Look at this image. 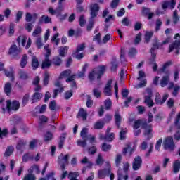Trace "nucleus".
I'll list each match as a JSON object with an SVG mask.
<instances>
[{"instance_id": "473e14b6", "label": "nucleus", "mask_w": 180, "mask_h": 180, "mask_svg": "<svg viewBox=\"0 0 180 180\" xmlns=\"http://www.w3.org/2000/svg\"><path fill=\"white\" fill-rule=\"evenodd\" d=\"M12 91V84L7 82L4 85V92L7 96L11 95V91Z\"/></svg>"}, {"instance_id": "c756f323", "label": "nucleus", "mask_w": 180, "mask_h": 180, "mask_svg": "<svg viewBox=\"0 0 180 180\" xmlns=\"http://www.w3.org/2000/svg\"><path fill=\"white\" fill-rule=\"evenodd\" d=\"M51 66V60L48 58H45L44 60L42 62L41 68L44 70V68H50Z\"/></svg>"}, {"instance_id": "cd10ccee", "label": "nucleus", "mask_w": 180, "mask_h": 180, "mask_svg": "<svg viewBox=\"0 0 180 180\" xmlns=\"http://www.w3.org/2000/svg\"><path fill=\"white\" fill-rule=\"evenodd\" d=\"M68 46H60L58 50L59 56L60 57H65V54L68 53Z\"/></svg>"}, {"instance_id": "680f3d73", "label": "nucleus", "mask_w": 180, "mask_h": 180, "mask_svg": "<svg viewBox=\"0 0 180 180\" xmlns=\"http://www.w3.org/2000/svg\"><path fill=\"white\" fill-rule=\"evenodd\" d=\"M88 139H79L77 140V146H79V147L85 148L87 146L86 141Z\"/></svg>"}, {"instance_id": "6ab92c4d", "label": "nucleus", "mask_w": 180, "mask_h": 180, "mask_svg": "<svg viewBox=\"0 0 180 180\" xmlns=\"http://www.w3.org/2000/svg\"><path fill=\"white\" fill-rule=\"evenodd\" d=\"M175 5H176L175 0H171L170 1H166L162 3V8L164 11H167L168 6H169L170 9H174Z\"/></svg>"}, {"instance_id": "2f4dec72", "label": "nucleus", "mask_w": 180, "mask_h": 180, "mask_svg": "<svg viewBox=\"0 0 180 180\" xmlns=\"http://www.w3.org/2000/svg\"><path fill=\"white\" fill-rule=\"evenodd\" d=\"M78 116L82 117V120H85L86 117H88V113L86 111H85V110H84V108H82L79 110Z\"/></svg>"}, {"instance_id": "a878e982", "label": "nucleus", "mask_w": 180, "mask_h": 180, "mask_svg": "<svg viewBox=\"0 0 180 180\" xmlns=\"http://www.w3.org/2000/svg\"><path fill=\"white\" fill-rule=\"evenodd\" d=\"M27 40V37L25 35H20L17 38V42L18 43V45L20 46V43H21L22 47H25V46H26Z\"/></svg>"}, {"instance_id": "8fccbe9b", "label": "nucleus", "mask_w": 180, "mask_h": 180, "mask_svg": "<svg viewBox=\"0 0 180 180\" xmlns=\"http://www.w3.org/2000/svg\"><path fill=\"white\" fill-rule=\"evenodd\" d=\"M107 168L103 169V170L105 172V175L108 176V175H110L112 173V166H110V163L106 162Z\"/></svg>"}, {"instance_id": "c85d7f7f", "label": "nucleus", "mask_w": 180, "mask_h": 180, "mask_svg": "<svg viewBox=\"0 0 180 180\" xmlns=\"http://www.w3.org/2000/svg\"><path fill=\"white\" fill-rule=\"evenodd\" d=\"M34 171H35L36 174H40V167L37 165H33L28 169L29 174H33Z\"/></svg>"}, {"instance_id": "49530a36", "label": "nucleus", "mask_w": 180, "mask_h": 180, "mask_svg": "<svg viewBox=\"0 0 180 180\" xmlns=\"http://www.w3.org/2000/svg\"><path fill=\"white\" fill-rule=\"evenodd\" d=\"M4 73L6 77H8V78L11 79V81L14 82L15 81V75L13 73V72L11 71H7V70H4Z\"/></svg>"}, {"instance_id": "4be33fe9", "label": "nucleus", "mask_w": 180, "mask_h": 180, "mask_svg": "<svg viewBox=\"0 0 180 180\" xmlns=\"http://www.w3.org/2000/svg\"><path fill=\"white\" fill-rule=\"evenodd\" d=\"M27 144V142L25 141L24 139H20L16 145V150H19L20 151H22V150H25L26 145Z\"/></svg>"}, {"instance_id": "864d4df0", "label": "nucleus", "mask_w": 180, "mask_h": 180, "mask_svg": "<svg viewBox=\"0 0 180 180\" xmlns=\"http://www.w3.org/2000/svg\"><path fill=\"white\" fill-rule=\"evenodd\" d=\"M63 11L64 7L63 6V5H59L58 8L55 10V15L57 16V18L60 17V15H61V12H63Z\"/></svg>"}, {"instance_id": "37998d69", "label": "nucleus", "mask_w": 180, "mask_h": 180, "mask_svg": "<svg viewBox=\"0 0 180 180\" xmlns=\"http://www.w3.org/2000/svg\"><path fill=\"white\" fill-rule=\"evenodd\" d=\"M86 68H88V63H86L82 68V70L80 71L78 73V78H84V77H85V72L86 71Z\"/></svg>"}, {"instance_id": "a19ab883", "label": "nucleus", "mask_w": 180, "mask_h": 180, "mask_svg": "<svg viewBox=\"0 0 180 180\" xmlns=\"http://www.w3.org/2000/svg\"><path fill=\"white\" fill-rule=\"evenodd\" d=\"M61 63H63V60H61V58H60V56L54 57L52 60V63L58 67H60V65H61Z\"/></svg>"}, {"instance_id": "20e7f679", "label": "nucleus", "mask_w": 180, "mask_h": 180, "mask_svg": "<svg viewBox=\"0 0 180 180\" xmlns=\"http://www.w3.org/2000/svg\"><path fill=\"white\" fill-rule=\"evenodd\" d=\"M144 95V103L148 106V108H153L154 106V101L151 98H153V91L150 88L146 89V92L143 93Z\"/></svg>"}, {"instance_id": "0e129e2a", "label": "nucleus", "mask_w": 180, "mask_h": 180, "mask_svg": "<svg viewBox=\"0 0 180 180\" xmlns=\"http://www.w3.org/2000/svg\"><path fill=\"white\" fill-rule=\"evenodd\" d=\"M104 104L105 106V109L107 110H109L110 108H112V101L110 99H107L104 101Z\"/></svg>"}, {"instance_id": "ddd939ff", "label": "nucleus", "mask_w": 180, "mask_h": 180, "mask_svg": "<svg viewBox=\"0 0 180 180\" xmlns=\"http://www.w3.org/2000/svg\"><path fill=\"white\" fill-rule=\"evenodd\" d=\"M60 81H61V79H58L54 84L55 86H56L57 88H60L59 89H55L53 91L54 98H57V96L58 95V92L61 94V92L64 91V86H63V84H61V82Z\"/></svg>"}, {"instance_id": "09e8293b", "label": "nucleus", "mask_w": 180, "mask_h": 180, "mask_svg": "<svg viewBox=\"0 0 180 180\" xmlns=\"http://www.w3.org/2000/svg\"><path fill=\"white\" fill-rule=\"evenodd\" d=\"M93 95L96 98H101V95H102V91L100 88H95L93 89Z\"/></svg>"}, {"instance_id": "aec40b11", "label": "nucleus", "mask_w": 180, "mask_h": 180, "mask_svg": "<svg viewBox=\"0 0 180 180\" xmlns=\"http://www.w3.org/2000/svg\"><path fill=\"white\" fill-rule=\"evenodd\" d=\"M37 18H39V15L36 13H34L32 15L30 13H26V15H25L26 22H32V23H34Z\"/></svg>"}, {"instance_id": "4c0bfd02", "label": "nucleus", "mask_w": 180, "mask_h": 180, "mask_svg": "<svg viewBox=\"0 0 180 180\" xmlns=\"http://www.w3.org/2000/svg\"><path fill=\"white\" fill-rule=\"evenodd\" d=\"M27 55L24 54L20 60L21 68H25V67H26V65H27Z\"/></svg>"}, {"instance_id": "c9c22d12", "label": "nucleus", "mask_w": 180, "mask_h": 180, "mask_svg": "<svg viewBox=\"0 0 180 180\" xmlns=\"http://www.w3.org/2000/svg\"><path fill=\"white\" fill-rule=\"evenodd\" d=\"M14 148L13 146H11L7 147V148L6 149V151L4 153V157H11V155L12 154H13V151H14Z\"/></svg>"}, {"instance_id": "bb28decb", "label": "nucleus", "mask_w": 180, "mask_h": 180, "mask_svg": "<svg viewBox=\"0 0 180 180\" xmlns=\"http://www.w3.org/2000/svg\"><path fill=\"white\" fill-rule=\"evenodd\" d=\"M41 98H43V94L41 93H39V92H35L32 96V103H34L35 102H39V101H40V99H41Z\"/></svg>"}, {"instance_id": "6e6d98bb", "label": "nucleus", "mask_w": 180, "mask_h": 180, "mask_svg": "<svg viewBox=\"0 0 180 180\" xmlns=\"http://www.w3.org/2000/svg\"><path fill=\"white\" fill-rule=\"evenodd\" d=\"M42 32L41 27H37L32 33L33 37H37Z\"/></svg>"}, {"instance_id": "7ed1b4c3", "label": "nucleus", "mask_w": 180, "mask_h": 180, "mask_svg": "<svg viewBox=\"0 0 180 180\" xmlns=\"http://www.w3.org/2000/svg\"><path fill=\"white\" fill-rule=\"evenodd\" d=\"M58 164H60L61 171L65 170V166L70 164V154L64 155V153H61L58 156Z\"/></svg>"}, {"instance_id": "f257e3e1", "label": "nucleus", "mask_w": 180, "mask_h": 180, "mask_svg": "<svg viewBox=\"0 0 180 180\" xmlns=\"http://www.w3.org/2000/svg\"><path fill=\"white\" fill-rule=\"evenodd\" d=\"M140 126H141L142 129H144V136L146 137L147 140H150L153 139V125L147 124V120L141 119L136 120L134 122V129H140Z\"/></svg>"}, {"instance_id": "58836bf2", "label": "nucleus", "mask_w": 180, "mask_h": 180, "mask_svg": "<svg viewBox=\"0 0 180 180\" xmlns=\"http://www.w3.org/2000/svg\"><path fill=\"white\" fill-rule=\"evenodd\" d=\"M69 75H71V70H66L63 71L60 76L59 79H63V78H67Z\"/></svg>"}, {"instance_id": "69168bd1", "label": "nucleus", "mask_w": 180, "mask_h": 180, "mask_svg": "<svg viewBox=\"0 0 180 180\" xmlns=\"http://www.w3.org/2000/svg\"><path fill=\"white\" fill-rule=\"evenodd\" d=\"M56 108H57V103L56 102L55 100L49 103V109L51 110H56Z\"/></svg>"}, {"instance_id": "ea45409f", "label": "nucleus", "mask_w": 180, "mask_h": 180, "mask_svg": "<svg viewBox=\"0 0 180 180\" xmlns=\"http://www.w3.org/2000/svg\"><path fill=\"white\" fill-rule=\"evenodd\" d=\"M32 70H37L39 68V60L36 56H34L32 60Z\"/></svg>"}, {"instance_id": "e433bc0d", "label": "nucleus", "mask_w": 180, "mask_h": 180, "mask_svg": "<svg viewBox=\"0 0 180 180\" xmlns=\"http://www.w3.org/2000/svg\"><path fill=\"white\" fill-rule=\"evenodd\" d=\"M79 176V173L78 172H70L68 174V178L70 179V180H78V178Z\"/></svg>"}, {"instance_id": "de8ad7c7", "label": "nucleus", "mask_w": 180, "mask_h": 180, "mask_svg": "<svg viewBox=\"0 0 180 180\" xmlns=\"http://www.w3.org/2000/svg\"><path fill=\"white\" fill-rule=\"evenodd\" d=\"M50 79V74L47 72H46L44 75V85L46 86L47 85H49V81Z\"/></svg>"}, {"instance_id": "dca6fc26", "label": "nucleus", "mask_w": 180, "mask_h": 180, "mask_svg": "<svg viewBox=\"0 0 180 180\" xmlns=\"http://www.w3.org/2000/svg\"><path fill=\"white\" fill-rule=\"evenodd\" d=\"M113 82V80L110 79L108 81L107 84H105V86L103 89V94L105 96H112V83Z\"/></svg>"}, {"instance_id": "052dcab7", "label": "nucleus", "mask_w": 180, "mask_h": 180, "mask_svg": "<svg viewBox=\"0 0 180 180\" xmlns=\"http://www.w3.org/2000/svg\"><path fill=\"white\" fill-rule=\"evenodd\" d=\"M23 180H36V176L33 173H29L26 174Z\"/></svg>"}, {"instance_id": "603ef678", "label": "nucleus", "mask_w": 180, "mask_h": 180, "mask_svg": "<svg viewBox=\"0 0 180 180\" xmlns=\"http://www.w3.org/2000/svg\"><path fill=\"white\" fill-rule=\"evenodd\" d=\"M101 149L102 151H110V150H112V145L104 143L102 144Z\"/></svg>"}, {"instance_id": "13d9d810", "label": "nucleus", "mask_w": 180, "mask_h": 180, "mask_svg": "<svg viewBox=\"0 0 180 180\" xmlns=\"http://www.w3.org/2000/svg\"><path fill=\"white\" fill-rule=\"evenodd\" d=\"M179 21V17L178 16V10H175L173 13V23L176 25Z\"/></svg>"}, {"instance_id": "5701e85b", "label": "nucleus", "mask_w": 180, "mask_h": 180, "mask_svg": "<svg viewBox=\"0 0 180 180\" xmlns=\"http://www.w3.org/2000/svg\"><path fill=\"white\" fill-rule=\"evenodd\" d=\"M167 84H169V73H168L165 76H163L160 83V86H162V88L167 86Z\"/></svg>"}, {"instance_id": "3c124183", "label": "nucleus", "mask_w": 180, "mask_h": 180, "mask_svg": "<svg viewBox=\"0 0 180 180\" xmlns=\"http://www.w3.org/2000/svg\"><path fill=\"white\" fill-rule=\"evenodd\" d=\"M65 134H63L60 137V141L58 143V147L60 148V150H61V148H63V147H64V142L65 141Z\"/></svg>"}, {"instance_id": "a211bd4d", "label": "nucleus", "mask_w": 180, "mask_h": 180, "mask_svg": "<svg viewBox=\"0 0 180 180\" xmlns=\"http://www.w3.org/2000/svg\"><path fill=\"white\" fill-rule=\"evenodd\" d=\"M8 53L13 57H16V56H19V54L22 53V49H20V48H18L16 44H13L10 47Z\"/></svg>"}, {"instance_id": "338daca9", "label": "nucleus", "mask_w": 180, "mask_h": 180, "mask_svg": "<svg viewBox=\"0 0 180 180\" xmlns=\"http://www.w3.org/2000/svg\"><path fill=\"white\" fill-rule=\"evenodd\" d=\"M143 34L141 33H140V32L136 34V38H135V39L134 41V44L137 45V44H139V43H140V41H141V36Z\"/></svg>"}, {"instance_id": "39448f33", "label": "nucleus", "mask_w": 180, "mask_h": 180, "mask_svg": "<svg viewBox=\"0 0 180 180\" xmlns=\"http://www.w3.org/2000/svg\"><path fill=\"white\" fill-rule=\"evenodd\" d=\"M165 150L168 151H174L175 150V143H174V138L172 136H168L163 142Z\"/></svg>"}, {"instance_id": "e2e57ef3", "label": "nucleus", "mask_w": 180, "mask_h": 180, "mask_svg": "<svg viewBox=\"0 0 180 180\" xmlns=\"http://www.w3.org/2000/svg\"><path fill=\"white\" fill-rule=\"evenodd\" d=\"M30 98V96L29 94H25L22 100V106H26V104L27 102H29V98Z\"/></svg>"}, {"instance_id": "4d7b16f0", "label": "nucleus", "mask_w": 180, "mask_h": 180, "mask_svg": "<svg viewBox=\"0 0 180 180\" xmlns=\"http://www.w3.org/2000/svg\"><path fill=\"white\" fill-rule=\"evenodd\" d=\"M52 139H53V134H51V132H47L46 134H45L44 136V141L47 143L48 141H51Z\"/></svg>"}, {"instance_id": "6e6552de", "label": "nucleus", "mask_w": 180, "mask_h": 180, "mask_svg": "<svg viewBox=\"0 0 180 180\" xmlns=\"http://www.w3.org/2000/svg\"><path fill=\"white\" fill-rule=\"evenodd\" d=\"M174 127L178 131L174 135V140H176L177 141H179L180 140V135H179V130H180V112L177 114L176 116L175 120H174Z\"/></svg>"}, {"instance_id": "774afa93", "label": "nucleus", "mask_w": 180, "mask_h": 180, "mask_svg": "<svg viewBox=\"0 0 180 180\" xmlns=\"http://www.w3.org/2000/svg\"><path fill=\"white\" fill-rule=\"evenodd\" d=\"M112 67L111 70L112 71H116V69L117 68V61L116 60V58H114L112 61L111 62Z\"/></svg>"}, {"instance_id": "4468645a", "label": "nucleus", "mask_w": 180, "mask_h": 180, "mask_svg": "<svg viewBox=\"0 0 180 180\" xmlns=\"http://www.w3.org/2000/svg\"><path fill=\"white\" fill-rule=\"evenodd\" d=\"M168 96H169V94H165L163 95L162 99L161 100V95H160V93H156L155 94V102L156 105H162L168 99Z\"/></svg>"}, {"instance_id": "f03ea898", "label": "nucleus", "mask_w": 180, "mask_h": 180, "mask_svg": "<svg viewBox=\"0 0 180 180\" xmlns=\"http://www.w3.org/2000/svg\"><path fill=\"white\" fill-rule=\"evenodd\" d=\"M105 71H106V68L105 66L96 68L95 70H93L89 74V79L90 81H94L95 78L99 79L102 75H103Z\"/></svg>"}, {"instance_id": "79ce46f5", "label": "nucleus", "mask_w": 180, "mask_h": 180, "mask_svg": "<svg viewBox=\"0 0 180 180\" xmlns=\"http://www.w3.org/2000/svg\"><path fill=\"white\" fill-rule=\"evenodd\" d=\"M122 160L123 157L120 154H117L115 156V165L116 167H120L122 165Z\"/></svg>"}, {"instance_id": "c03bdc74", "label": "nucleus", "mask_w": 180, "mask_h": 180, "mask_svg": "<svg viewBox=\"0 0 180 180\" xmlns=\"http://www.w3.org/2000/svg\"><path fill=\"white\" fill-rule=\"evenodd\" d=\"M127 133V129L121 128V131L120 132V140H124V139H126Z\"/></svg>"}, {"instance_id": "2eb2a0df", "label": "nucleus", "mask_w": 180, "mask_h": 180, "mask_svg": "<svg viewBox=\"0 0 180 180\" xmlns=\"http://www.w3.org/2000/svg\"><path fill=\"white\" fill-rule=\"evenodd\" d=\"M169 91H171V89H173L172 91V95L174 96H178V94H179V89H180V86L178 84H174V82H170L169 83V86H168Z\"/></svg>"}, {"instance_id": "f3484780", "label": "nucleus", "mask_w": 180, "mask_h": 180, "mask_svg": "<svg viewBox=\"0 0 180 180\" xmlns=\"http://www.w3.org/2000/svg\"><path fill=\"white\" fill-rule=\"evenodd\" d=\"M174 50H176V54H179V50H180L179 40H176L173 44H170L168 53H172Z\"/></svg>"}, {"instance_id": "f704fd0d", "label": "nucleus", "mask_w": 180, "mask_h": 180, "mask_svg": "<svg viewBox=\"0 0 180 180\" xmlns=\"http://www.w3.org/2000/svg\"><path fill=\"white\" fill-rule=\"evenodd\" d=\"M154 32L153 31H146L145 34V42L150 43V40L153 37Z\"/></svg>"}, {"instance_id": "5fc2aeb1", "label": "nucleus", "mask_w": 180, "mask_h": 180, "mask_svg": "<svg viewBox=\"0 0 180 180\" xmlns=\"http://www.w3.org/2000/svg\"><path fill=\"white\" fill-rule=\"evenodd\" d=\"M95 25V19L89 18V24L87 25V31L91 32Z\"/></svg>"}, {"instance_id": "b1692460", "label": "nucleus", "mask_w": 180, "mask_h": 180, "mask_svg": "<svg viewBox=\"0 0 180 180\" xmlns=\"http://www.w3.org/2000/svg\"><path fill=\"white\" fill-rule=\"evenodd\" d=\"M115 124L117 129H120V124L122 123V116L119 113V110H117L115 113Z\"/></svg>"}, {"instance_id": "1a4fd4ad", "label": "nucleus", "mask_w": 180, "mask_h": 180, "mask_svg": "<svg viewBox=\"0 0 180 180\" xmlns=\"http://www.w3.org/2000/svg\"><path fill=\"white\" fill-rule=\"evenodd\" d=\"M20 108V103L18 101L11 102V100L6 101V109L8 112L10 110H18Z\"/></svg>"}, {"instance_id": "a18cd8bd", "label": "nucleus", "mask_w": 180, "mask_h": 180, "mask_svg": "<svg viewBox=\"0 0 180 180\" xmlns=\"http://www.w3.org/2000/svg\"><path fill=\"white\" fill-rule=\"evenodd\" d=\"M84 50H85V43L78 45L73 54H78L79 51H84Z\"/></svg>"}, {"instance_id": "7c9ffc66", "label": "nucleus", "mask_w": 180, "mask_h": 180, "mask_svg": "<svg viewBox=\"0 0 180 180\" xmlns=\"http://www.w3.org/2000/svg\"><path fill=\"white\" fill-rule=\"evenodd\" d=\"M179 169H180V160H177L173 164V172L174 174H178V172H179Z\"/></svg>"}, {"instance_id": "72a5a7b5", "label": "nucleus", "mask_w": 180, "mask_h": 180, "mask_svg": "<svg viewBox=\"0 0 180 180\" xmlns=\"http://www.w3.org/2000/svg\"><path fill=\"white\" fill-rule=\"evenodd\" d=\"M39 23H51V18L47 15H42L39 19Z\"/></svg>"}, {"instance_id": "f8f14e48", "label": "nucleus", "mask_w": 180, "mask_h": 180, "mask_svg": "<svg viewBox=\"0 0 180 180\" xmlns=\"http://www.w3.org/2000/svg\"><path fill=\"white\" fill-rule=\"evenodd\" d=\"M141 164H143V159L140 156H136L132 162V168L134 171H139L141 168Z\"/></svg>"}, {"instance_id": "9d476101", "label": "nucleus", "mask_w": 180, "mask_h": 180, "mask_svg": "<svg viewBox=\"0 0 180 180\" xmlns=\"http://www.w3.org/2000/svg\"><path fill=\"white\" fill-rule=\"evenodd\" d=\"M80 136L82 140H89L90 143H95V136L88 135V129L83 128L80 132Z\"/></svg>"}, {"instance_id": "393cba45", "label": "nucleus", "mask_w": 180, "mask_h": 180, "mask_svg": "<svg viewBox=\"0 0 180 180\" xmlns=\"http://www.w3.org/2000/svg\"><path fill=\"white\" fill-rule=\"evenodd\" d=\"M18 77L20 79L26 81V79H29V73L25 70H20L18 72Z\"/></svg>"}, {"instance_id": "0eeeda50", "label": "nucleus", "mask_w": 180, "mask_h": 180, "mask_svg": "<svg viewBox=\"0 0 180 180\" xmlns=\"http://www.w3.org/2000/svg\"><path fill=\"white\" fill-rule=\"evenodd\" d=\"M101 7H99L98 4H93L90 6V18L95 19L98 15H99V10Z\"/></svg>"}, {"instance_id": "412c9836", "label": "nucleus", "mask_w": 180, "mask_h": 180, "mask_svg": "<svg viewBox=\"0 0 180 180\" xmlns=\"http://www.w3.org/2000/svg\"><path fill=\"white\" fill-rule=\"evenodd\" d=\"M133 153H134V149L130 145H127L126 147L123 148L122 154L124 155L131 157Z\"/></svg>"}, {"instance_id": "9b49d317", "label": "nucleus", "mask_w": 180, "mask_h": 180, "mask_svg": "<svg viewBox=\"0 0 180 180\" xmlns=\"http://www.w3.org/2000/svg\"><path fill=\"white\" fill-rule=\"evenodd\" d=\"M162 47V45H161V43L158 42V41L156 39L155 43L153 44V47H152L150 49L152 59L150 60L149 64H154V59L157 56L154 51L155 50H156V49H161Z\"/></svg>"}, {"instance_id": "423d86ee", "label": "nucleus", "mask_w": 180, "mask_h": 180, "mask_svg": "<svg viewBox=\"0 0 180 180\" xmlns=\"http://www.w3.org/2000/svg\"><path fill=\"white\" fill-rule=\"evenodd\" d=\"M130 167V165L129 163L124 164L123 167V171L124 174L122 173V168H119L118 169V179L117 180H127L129 179V175L127 174V171H129V167Z\"/></svg>"}, {"instance_id": "bf43d9fd", "label": "nucleus", "mask_w": 180, "mask_h": 180, "mask_svg": "<svg viewBox=\"0 0 180 180\" xmlns=\"http://www.w3.org/2000/svg\"><path fill=\"white\" fill-rule=\"evenodd\" d=\"M104 126H105V122H103L101 121H98V122L95 123L94 129L101 130V129H103Z\"/></svg>"}]
</instances>
